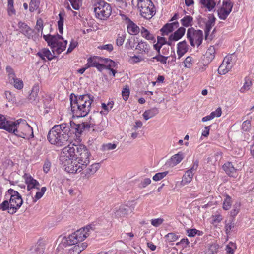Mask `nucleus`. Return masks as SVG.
<instances>
[{"mask_svg": "<svg viewBox=\"0 0 254 254\" xmlns=\"http://www.w3.org/2000/svg\"><path fill=\"white\" fill-rule=\"evenodd\" d=\"M71 111L74 117L86 116L91 110L93 97L89 94L76 96L71 94L70 97Z\"/></svg>", "mask_w": 254, "mask_h": 254, "instance_id": "obj_1", "label": "nucleus"}, {"mask_svg": "<svg viewBox=\"0 0 254 254\" xmlns=\"http://www.w3.org/2000/svg\"><path fill=\"white\" fill-rule=\"evenodd\" d=\"M65 124L55 125L49 131L47 139L49 142L58 146H62L65 144L69 140L68 133L69 130Z\"/></svg>", "mask_w": 254, "mask_h": 254, "instance_id": "obj_2", "label": "nucleus"}, {"mask_svg": "<svg viewBox=\"0 0 254 254\" xmlns=\"http://www.w3.org/2000/svg\"><path fill=\"white\" fill-rule=\"evenodd\" d=\"M63 154L74 156L84 169L90 163L91 154L84 145L70 144L63 148Z\"/></svg>", "mask_w": 254, "mask_h": 254, "instance_id": "obj_3", "label": "nucleus"}, {"mask_svg": "<svg viewBox=\"0 0 254 254\" xmlns=\"http://www.w3.org/2000/svg\"><path fill=\"white\" fill-rule=\"evenodd\" d=\"M92 230H93L92 227L88 225L76 231L67 237H63L61 238L59 246L64 249L69 246L76 245L88 237Z\"/></svg>", "mask_w": 254, "mask_h": 254, "instance_id": "obj_4", "label": "nucleus"}, {"mask_svg": "<svg viewBox=\"0 0 254 254\" xmlns=\"http://www.w3.org/2000/svg\"><path fill=\"white\" fill-rule=\"evenodd\" d=\"M10 128L9 132L24 139H29L34 136L32 128L28 125L25 120L19 119L10 123Z\"/></svg>", "mask_w": 254, "mask_h": 254, "instance_id": "obj_5", "label": "nucleus"}, {"mask_svg": "<svg viewBox=\"0 0 254 254\" xmlns=\"http://www.w3.org/2000/svg\"><path fill=\"white\" fill-rule=\"evenodd\" d=\"M63 168L69 173H78L84 169V166L80 165L74 156L63 154V150L61 156Z\"/></svg>", "mask_w": 254, "mask_h": 254, "instance_id": "obj_6", "label": "nucleus"}, {"mask_svg": "<svg viewBox=\"0 0 254 254\" xmlns=\"http://www.w3.org/2000/svg\"><path fill=\"white\" fill-rule=\"evenodd\" d=\"M43 38L48 45L51 47L54 54H59L65 50L67 42V41H60V40L63 39L62 36L58 34L44 35Z\"/></svg>", "mask_w": 254, "mask_h": 254, "instance_id": "obj_7", "label": "nucleus"}, {"mask_svg": "<svg viewBox=\"0 0 254 254\" xmlns=\"http://www.w3.org/2000/svg\"><path fill=\"white\" fill-rule=\"evenodd\" d=\"M137 7L140 15L145 19H150L155 14V7L150 0H137Z\"/></svg>", "mask_w": 254, "mask_h": 254, "instance_id": "obj_8", "label": "nucleus"}, {"mask_svg": "<svg viewBox=\"0 0 254 254\" xmlns=\"http://www.w3.org/2000/svg\"><path fill=\"white\" fill-rule=\"evenodd\" d=\"M87 61L86 64L87 67H95L100 71L105 68L104 64L110 66H116L115 62L109 59H104L100 57L94 56L90 57L88 59Z\"/></svg>", "mask_w": 254, "mask_h": 254, "instance_id": "obj_9", "label": "nucleus"}, {"mask_svg": "<svg viewBox=\"0 0 254 254\" xmlns=\"http://www.w3.org/2000/svg\"><path fill=\"white\" fill-rule=\"evenodd\" d=\"M94 12L97 18L106 20L111 14L112 9L109 4L99 0L95 4Z\"/></svg>", "mask_w": 254, "mask_h": 254, "instance_id": "obj_10", "label": "nucleus"}, {"mask_svg": "<svg viewBox=\"0 0 254 254\" xmlns=\"http://www.w3.org/2000/svg\"><path fill=\"white\" fill-rule=\"evenodd\" d=\"M7 193L10 196L9 199L10 209L8 212L11 214H13L20 208L23 204V200L21 195L18 191L10 189L7 191Z\"/></svg>", "mask_w": 254, "mask_h": 254, "instance_id": "obj_11", "label": "nucleus"}, {"mask_svg": "<svg viewBox=\"0 0 254 254\" xmlns=\"http://www.w3.org/2000/svg\"><path fill=\"white\" fill-rule=\"evenodd\" d=\"M187 38L191 46L199 47L202 44L203 39V32L200 30H195L192 27L189 28L187 30Z\"/></svg>", "mask_w": 254, "mask_h": 254, "instance_id": "obj_12", "label": "nucleus"}, {"mask_svg": "<svg viewBox=\"0 0 254 254\" xmlns=\"http://www.w3.org/2000/svg\"><path fill=\"white\" fill-rule=\"evenodd\" d=\"M233 7V3L231 0L223 1L222 5L217 10L219 18L222 20H225L231 12Z\"/></svg>", "mask_w": 254, "mask_h": 254, "instance_id": "obj_13", "label": "nucleus"}, {"mask_svg": "<svg viewBox=\"0 0 254 254\" xmlns=\"http://www.w3.org/2000/svg\"><path fill=\"white\" fill-rule=\"evenodd\" d=\"M65 124L67 127H68L69 129L68 130H69V132L68 133L69 135V138L70 137H72L71 136L73 134L75 135L76 138L79 137V135L83 131L81 124H77L72 121H70L69 123Z\"/></svg>", "mask_w": 254, "mask_h": 254, "instance_id": "obj_14", "label": "nucleus"}, {"mask_svg": "<svg viewBox=\"0 0 254 254\" xmlns=\"http://www.w3.org/2000/svg\"><path fill=\"white\" fill-rule=\"evenodd\" d=\"M233 63L231 61V57H226L219 67L218 72L220 74H225L231 69Z\"/></svg>", "mask_w": 254, "mask_h": 254, "instance_id": "obj_15", "label": "nucleus"}, {"mask_svg": "<svg viewBox=\"0 0 254 254\" xmlns=\"http://www.w3.org/2000/svg\"><path fill=\"white\" fill-rule=\"evenodd\" d=\"M100 168L99 163H94L88 167H86L82 170V175L83 177L89 179L92 175H94Z\"/></svg>", "mask_w": 254, "mask_h": 254, "instance_id": "obj_16", "label": "nucleus"}, {"mask_svg": "<svg viewBox=\"0 0 254 254\" xmlns=\"http://www.w3.org/2000/svg\"><path fill=\"white\" fill-rule=\"evenodd\" d=\"M25 183L27 185V190H30L32 189H39L40 184L35 179H34L30 175L25 174L23 176Z\"/></svg>", "mask_w": 254, "mask_h": 254, "instance_id": "obj_17", "label": "nucleus"}, {"mask_svg": "<svg viewBox=\"0 0 254 254\" xmlns=\"http://www.w3.org/2000/svg\"><path fill=\"white\" fill-rule=\"evenodd\" d=\"M202 8L206 9L208 11H213L216 4L220 2V0H199Z\"/></svg>", "mask_w": 254, "mask_h": 254, "instance_id": "obj_18", "label": "nucleus"}, {"mask_svg": "<svg viewBox=\"0 0 254 254\" xmlns=\"http://www.w3.org/2000/svg\"><path fill=\"white\" fill-rule=\"evenodd\" d=\"M123 19L126 20L128 23L127 26V30L130 34L136 35L139 32V28L134 23H133L129 18L125 15H121Z\"/></svg>", "mask_w": 254, "mask_h": 254, "instance_id": "obj_19", "label": "nucleus"}, {"mask_svg": "<svg viewBox=\"0 0 254 254\" xmlns=\"http://www.w3.org/2000/svg\"><path fill=\"white\" fill-rule=\"evenodd\" d=\"M179 23L177 21L171 23L166 24L160 30L162 35H167L169 33L172 32L174 29L179 27Z\"/></svg>", "mask_w": 254, "mask_h": 254, "instance_id": "obj_20", "label": "nucleus"}, {"mask_svg": "<svg viewBox=\"0 0 254 254\" xmlns=\"http://www.w3.org/2000/svg\"><path fill=\"white\" fill-rule=\"evenodd\" d=\"M18 27L20 31L28 38H30L33 34V30L30 28L26 23L19 22L18 23Z\"/></svg>", "mask_w": 254, "mask_h": 254, "instance_id": "obj_21", "label": "nucleus"}, {"mask_svg": "<svg viewBox=\"0 0 254 254\" xmlns=\"http://www.w3.org/2000/svg\"><path fill=\"white\" fill-rule=\"evenodd\" d=\"M223 169L229 176L235 177L237 175L236 169L231 162H227L223 165Z\"/></svg>", "mask_w": 254, "mask_h": 254, "instance_id": "obj_22", "label": "nucleus"}, {"mask_svg": "<svg viewBox=\"0 0 254 254\" xmlns=\"http://www.w3.org/2000/svg\"><path fill=\"white\" fill-rule=\"evenodd\" d=\"M183 158V154L182 152H179L178 153L174 155L167 162V164L170 166H175L179 164Z\"/></svg>", "mask_w": 254, "mask_h": 254, "instance_id": "obj_23", "label": "nucleus"}, {"mask_svg": "<svg viewBox=\"0 0 254 254\" xmlns=\"http://www.w3.org/2000/svg\"><path fill=\"white\" fill-rule=\"evenodd\" d=\"M177 46V54L179 58H180L187 52L188 45L186 41H183L179 42Z\"/></svg>", "mask_w": 254, "mask_h": 254, "instance_id": "obj_24", "label": "nucleus"}, {"mask_svg": "<svg viewBox=\"0 0 254 254\" xmlns=\"http://www.w3.org/2000/svg\"><path fill=\"white\" fill-rule=\"evenodd\" d=\"M186 29L184 27L179 28L174 33L170 35V39L174 40V41H176L180 39L184 35Z\"/></svg>", "mask_w": 254, "mask_h": 254, "instance_id": "obj_25", "label": "nucleus"}, {"mask_svg": "<svg viewBox=\"0 0 254 254\" xmlns=\"http://www.w3.org/2000/svg\"><path fill=\"white\" fill-rule=\"evenodd\" d=\"M12 121H7L6 118L1 114H0V128L3 129L9 132V128H10L9 125Z\"/></svg>", "mask_w": 254, "mask_h": 254, "instance_id": "obj_26", "label": "nucleus"}, {"mask_svg": "<svg viewBox=\"0 0 254 254\" xmlns=\"http://www.w3.org/2000/svg\"><path fill=\"white\" fill-rule=\"evenodd\" d=\"M37 55L43 60H45V57H46L49 60H51L54 57V56L51 54L50 51L46 48L42 49L41 51L37 53Z\"/></svg>", "mask_w": 254, "mask_h": 254, "instance_id": "obj_27", "label": "nucleus"}, {"mask_svg": "<svg viewBox=\"0 0 254 254\" xmlns=\"http://www.w3.org/2000/svg\"><path fill=\"white\" fill-rule=\"evenodd\" d=\"M194 174L191 173V171L187 170L183 175L182 180L181 182L182 186H185L190 183L193 178Z\"/></svg>", "mask_w": 254, "mask_h": 254, "instance_id": "obj_28", "label": "nucleus"}, {"mask_svg": "<svg viewBox=\"0 0 254 254\" xmlns=\"http://www.w3.org/2000/svg\"><path fill=\"white\" fill-rule=\"evenodd\" d=\"M158 113L159 111L158 108H153L151 109L145 111L143 114V116L145 120H148L156 115Z\"/></svg>", "mask_w": 254, "mask_h": 254, "instance_id": "obj_29", "label": "nucleus"}, {"mask_svg": "<svg viewBox=\"0 0 254 254\" xmlns=\"http://www.w3.org/2000/svg\"><path fill=\"white\" fill-rule=\"evenodd\" d=\"M39 91V88L38 86H34L29 96V99L31 102L37 101L39 100L38 93Z\"/></svg>", "mask_w": 254, "mask_h": 254, "instance_id": "obj_30", "label": "nucleus"}, {"mask_svg": "<svg viewBox=\"0 0 254 254\" xmlns=\"http://www.w3.org/2000/svg\"><path fill=\"white\" fill-rule=\"evenodd\" d=\"M129 211V208L127 206H122L117 209L115 212L116 216L122 217L126 216Z\"/></svg>", "mask_w": 254, "mask_h": 254, "instance_id": "obj_31", "label": "nucleus"}, {"mask_svg": "<svg viewBox=\"0 0 254 254\" xmlns=\"http://www.w3.org/2000/svg\"><path fill=\"white\" fill-rule=\"evenodd\" d=\"M9 82L17 89H21L23 87V83L21 79L17 78L15 76L13 79L9 80Z\"/></svg>", "mask_w": 254, "mask_h": 254, "instance_id": "obj_32", "label": "nucleus"}, {"mask_svg": "<svg viewBox=\"0 0 254 254\" xmlns=\"http://www.w3.org/2000/svg\"><path fill=\"white\" fill-rule=\"evenodd\" d=\"M87 247V244L85 242L82 243L77 245H75L72 247V250L74 253V254H79L84 250H85Z\"/></svg>", "mask_w": 254, "mask_h": 254, "instance_id": "obj_33", "label": "nucleus"}, {"mask_svg": "<svg viewBox=\"0 0 254 254\" xmlns=\"http://www.w3.org/2000/svg\"><path fill=\"white\" fill-rule=\"evenodd\" d=\"M215 49L214 46H210L207 50L205 56L208 62L211 61L215 57Z\"/></svg>", "mask_w": 254, "mask_h": 254, "instance_id": "obj_34", "label": "nucleus"}, {"mask_svg": "<svg viewBox=\"0 0 254 254\" xmlns=\"http://www.w3.org/2000/svg\"><path fill=\"white\" fill-rule=\"evenodd\" d=\"M252 86V81L250 78L246 77L245 78V83L243 86L240 88V92L241 93H244L246 91L250 89Z\"/></svg>", "mask_w": 254, "mask_h": 254, "instance_id": "obj_35", "label": "nucleus"}, {"mask_svg": "<svg viewBox=\"0 0 254 254\" xmlns=\"http://www.w3.org/2000/svg\"><path fill=\"white\" fill-rule=\"evenodd\" d=\"M64 13L63 12H60L59 14V20L58 21V26L59 31L61 34L63 32V25L64 21Z\"/></svg>", "mask_w": 254, "mask_h": 254, "instance_id": "obj_36", "label": "nucleus"}, {"mask_svg": "<svg viewBox=\"0 0 254 254\" xmlns=\"http://www.w3.org/2000/svg\"><path fill=\"white\" fill-rule=\"evenodd\" d=\"M179 237V235H178L174 233H169L164 237L166 239V241L168 243L175 242L177 241Z\"/></svg>", "mask_w": 254, "mask_h": 254, "instance_id": "obj_37", "label": "nucleus"}, {"mask_svg": "<svg viewBox=\"0 0 254 254\" xmlns=\"http://www.w3.org/2000/svg\"><path fill=\"white\" fill-rule=\"evenodd\" d=\"M192 19L191 16L187 15L181 20V22L183 26L187 27L192 25Z\"/></svg>", "mask_w": 254, "mask_h": 254, "instance_id": "obj_38", "label": "nucleus"}, {"mask_svg": "<svg viewBox=\"0 0 254 254\" xmlns=\"http://www.w3.org/2000/svg\"><path fill=\"white\" fill-rule=\"evenodd\" d=\"M141 34L143 37H144L147 40H153L154 38L152 34H151L147 29L142 27L141 30Z\"/></svg>", "mask_w": 254, "mask_h": 254, "instance_id": "obj_39", "label": "nucleus"}, {"mask_svg": "<svg viewBox=\"0 0 254 254\" xmlns=\"http://www.w3.org/2000/svg\"><path fill=\"white\" fill-rule=\"evenodd\" d=\"M117 147V145L115 143H108L104 144L102 145L101 150L103 152L108 151L111 150L115 149Z\"/></svg>", "mask_w": 254, "mask_h": 254, "instance_id": "obj_40", "label": "nucleus"}, {"mask_svg": "<svg viewBox=\"0 0 254 254\" xmlns=\"http://www.w3.org/2000/svg\"><path fill=\"white\" fill-rule=\"evenodd\" d=\"M40 0H31L29 4V10L33 12L39 7Z\"/></svg>", "mask_w": 254, "mask_h": 254, "instance_id": "obj_41", "label": "nucleus"}, {"mask_svg": "<svg viewBox=\"0 0 254 254\" xmlns=\"http://www.w3.org/2000/svg\"><path fill=\"white\" fill-rule=\"evenodd\" d=\"M46 190V188L45 187H42L40 191H38L36 192V195L33 198V202L34 203L36 202L38 200L40 199L44 194L45 193Z\"/></svg>", "mask_w": 254, "mask_h": 254, "instance_id": "obj_42", "label": "nucleus"}, {"mask_svg": "<svg viewBox=\"0 0 254 254\" xmlns=\"http://www.w3.org/2000/svg\"><path fill=\"white\" fill-rule=\"evenodd\" d=\"M232 205V201L231 198L228 195H226V198L224 199L223 204V208L224 210H229Z\"/></svg>", "mask_w": 254, "mask_h": 254, "instance_id": "obj_43", "label": "nucleus"}, {"mask_svg": "<svg viewBox=\"0 0 254 254\" xmlns=\"http://www.w3.org/2000/svg\"><path fill=\"white\" fill-rule=\"evenodd\" d=\"M126 36V34L124 33L118 35V37L116 39V44L117 46H121L123 44Z\"/></svg>", "mask_w": 254, "mask_h": 254, "instance_id": "obj_44", "label": "nucleus"}, {"mask_svg": "<svg viewBox=\"0 0 254 254\" xmlns=\"http://www.w3.org/2000/svg\"><path fill=\"white\" fill-rule=\"evenodd\" d=\"M168 173V171L157 173L154 176H153V180L155 181H159L164 178L167 175Z\"/></svg>", "mask_w": 254, "mask_h": 254, "instance_id": "obj_45", "label": "nucleus"}, {"mask_svg": "<svg viewBox=\"0 0 254 254\" xmlns=\"http://www.w3.org/2000/svg\"><path fill=\"white\" fill-rule=\"evenodd\" d=\"M167 58V57H165L160 54H158L157 56L152 58L153 59H156L157 61L160 62L163 64H166Z\"/></svg>", "mask_w": 254, "mask_h": 254, "instance_id": "obj_46", "label": "nucleus"}, {"mask_svg": "<svg viewBox=\"0 0 254 254\" xmlns=\"http://www.w3.org/2000/svg\"><path fill=\"white\" fill-rule=\"evenodd\" d=\"M73 8L75 10H78L81 4L82 0H68Z\"/></svg>", "mask_w": 254, "mask_h": 254, "instance_id": "obj_47", "label": "nucleus"}, {"mask_svg": "<svg viewBox=\"0 0 254 254\" xmlns=\"http://www.w3.org/2000/svg\"><path fill=\"white\" fill-rule=\"evenodd\" d=\"M184 66L187 68H190L193 64V59L190 56L187 57L184 61Z\"/></svg>", "mask_w": 254, "mask_h": 254, "instance_id": "obj_48", "label": "nucleus"}, {"mask_svg": "<svg viewBox=\"0 0 254 254\" xmlns=\"http://www.w3.org/2000/svg\"><path fill=\"white\" fill-rule=\"evenodd\" d=\"M251 127V121L246 120L243 122L242 125V128L244 131H247L250 129Z\"/></svg>", "mask_w": 254, "mask_h": 254, "instance_id": "obj_49", "label": "nucleus"}, {"mask_svg": "<svg viewBox=\"0 0 254 254\" xmlns=\"http://www.w3.org/2000/svg\"><path fill=\"white\" fill-rule=\"evenodd\" d=\"M234 223L233 221H231L225 224V228L227 234H230L231 232L232 229L234 228Z\"/></svg>", "mask_w": 254, "mask_h": 254, "instance_id": "obj_50", "label": "nucleus"}, {"mask_svg": "<svg viewBox=\"0 0 254 254\" xmlns=\"http://www.w3.org/2000/svg\"><path fill=\"white\" fill-rule=\"evenodd\" d=\"M10 209V202L8 200H4L2 203L0 204V210L5 211L9 210Z\"/></svg>", "mask_w": 254, "mask_h": 254, "instance_id": "obj_51", "label": "nucleus"}, {"mask_svg": "<svg viewBox=\"0 0 254 254\" xmlns=\"http://www.w3.org/2000/svg\"><path fill=\"white\" fill-rule=\"evenodd\" d=\"M213 22H208L206 24L205 29V38L207 39V36L209 34V32L211 30L212 27L214 25Z\"/></svg>", "mask_w": 254, "mask_h": 254, "instance_id": "obj_52", "label": "nucleus"}, {"mask_svg": "<svg viewBox=\"0 0 254 254\" xmlns=\"http://www.w3.org/2000/svg\"><path fill=\"white\" fill-rule=\"evenodd\" d=\"M218 249V245L216 244L210 245L209 248V253L210 254H214L217 252Z\"/></svg>", "mask_w": 254, "mask_h": 254, "instance_id": "obj_53", "label": "nucleus"}, {"mask_svg": "<svg viewBox=\"0 0 254 254\" xmlns=\"http://www.w3.org/2000/svg\"><path fill=\"white\" fill-rule=\"evenodd\" d=\"M129 93V89L127 87L124 88L122 90L123 98L125 101L127 100L128 98Z\"/></svg>", "mask_w": 254, "mask_h": 254, "instance_id": "obj_54", "label": "nucleus"}, {"mask_svg": "<svg viewBox=\"0 0 254 254\" xmlns=\"http://www.w3.org/2000/svg\"><path fill=\"white\" fill-rule=\"evenodd\" d=\"M6 71L8 73L9 80L13 79V77L15 76L13 69L10 66L6 67Z\"/></svg>", "mask_w": 254, "mask_h": 254, "instance_id": "obj_55", "label": "nucleus"}, {"mask_svg": "<svg viewBox=\"0 0 254 254\" xmlns=\"http://www.w3.org/2000/svg\"><path fill=\"white\" fill-rule=\"evenodd\" d=\"M151 183V180L150 178H145L141 181L139 184V187L141 188L146 187Z\"/></svg>", "mask_w": 254, "mask_h": 254, "instance_id": "obj_56", "label": "nucleus"}, {"mask_svg": "<svg viewBox=\"0 0 254 254\" xmlns=\"http://www.w3.org/2000/svg\"><path fill=\"white\" fill-rule=\"evenodd\" d=\"M99 49L106 50L109 52H111L113 50V46L111 44H106L98 47Z\"/></svg>", "mask_w": 254, "mask_h": 254, "instance_id": "obj_57", "label": "nucleus"}, {"mask_svg": "<svg viewBox=\"0 0 254 254\" xmlns=\"http://www.w3.org/2000/svg\"><path fill=\"white\" fill-rule=\"evenodd\" d=\"M163 222V219L162 218H157L152 219L151 220V224L155 227H158L161 225Z\"/></svg>", "mask_w": 254, "mask_h": 254, "instance_id": "obj_58", "label": "nucleus"}, {"mask_svg": "<svg viewBox=\"0 0 254 254\" xmlns=\"http://www.w3.org/2000/svg\"><path fill=\"white\" fill-rule=\"evenodd\" d=\"M198 164H199V161L198 160L195 161L193 162V164L192 167H191V168L190 169L188 170V171H191V173H192L193 174H194L197 169L198 168Z\"/></svg>", "mask_w": 254, "mask_h": 254, "instance_id": "obj_59", "label": "nucleus"}, {"mask_svg": "<svg viewBox=\"0 0 254 254\" xmlns=\"http://www.w3.org/2000/svg\"><path fill=\"white\" fill-rule=\"evenodd\" d=\"M77 43L76 41L72 40L70 42L69 48L67 49V53L71 52L77 46Z\"/></svg>", "mask_w": 254, "mask_h": 254, "instance_id": "obj_60", "label": "nucleus"}, {"mask_svg": "<svg viewBox=\"0 0 254 254\" xmlns=\"http://www.w3.org/2000/svg\"><path fill=\"white\" fill-rule=\"evenodd\" d=\"M43 24H42V21L41 19L38 20L37 21L36 23V29L37 30L38 32H39L40 31L41 32V34L42 33V30H43Z\"/></svg>", "mask_w": 254, "mask_h": 254, "instance_id": "obj_61", "label": "nucleus"}, {"mask_svg": "<svg viewBox=\"0 0 254 254\" xmlns=\"http://www.w3.org/2000/svg\"><path fill=\"white\" fill-rule=\"evenodd\" d=\"M51 167V163L49 161L46 160L43 165V171L45 173H47L50 170Z\"/></svg>", "mask_w": 254, "mask_h": 254, "instance_id": "obj_62", "label": "nucleus"}, {"mask_svg": "<svg viewBox=\"0 0 254 254\" xmlns=\"http://www.w3.org/2000/svg\"><path fill=\"white\" fill-rule=\"evenodd\" d=\"M222 114L221 108L220 107L218 108L215 111H213L211 113V114L212 115V117H219L221 116Z\"/></svg>", "mask_w": 254, "mask_h": 254, "instance_id": "obj_63", "label": "nucleus"}, {"mask_svg": "<svg viewBox=\"0 0 254 254\" xmlns=\"http://www.w3.org/2000/svg\"><path fill=\"white\" fill-rule=\"evenodd\" d=\"M137 46L139 49H143L144 51L148 49V45L145 42L141 41L138 43Z\"/></svg>", "mask_w": 254, "mask_h": 254, "instance_id": "obj_64", "label": "nucleus"}]
</instances>
